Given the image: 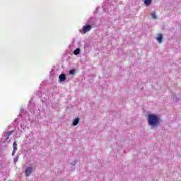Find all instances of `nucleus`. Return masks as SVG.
Wrapping results in <instances>:
<instances>
[{
    "mask_svg": "<svg viewBox=\"0 0 181 181\" xmlns=\"http://www.w3.org/2000/svg\"><path fill=\"white\" fill-rule=\"evenodd\" d=\"M147 121L151 127H156L159 124V117L157 115L150 114L148 115Z\"/></svg>",
    "mask_w": 181,
    "mask_h": 181,
    "instance_id": "nucleus-1",
    "label": "nucleus"
},
{
    "mask_svg": "<svg viewBox=\"0 0 181 181\" xmlns=\"http://www.w3.org/2000/svg\"><path fill=\"white\" fill-rule=\"evenodd\" d=\"M32 172H33V167H28L25 170V176H30Z\"/></svg>",
    "mask_w": 181,
    "mask_h": 181,
    "instance_id": "nucleus-2",
    "label": "nucleus"
},
{
    "mask_svg": "<svg viewBox=\"0 0 181 181\" xmlns=\"http://www.w3.org/2000/svg\"><path fill=\"white\" fill-rule=\"evenodd\" d=\"M90 30H91V25H87L85 27H83V34L85 35V33H87V32H90Z\"/></svg>",
    "mask_w": 181,
    "mask_h": 181,
    "instance_id": "nucleus-3",
    "label": "nucleus"
},
{
    "mask_svg": "<svg viewBox=\"0 0 181 181\" xmlns=\"http://www.w3.org/2000/svg\"><path fill=\"white\" fill-rule=\"evenodd\" d=\"M80 122V118L76 117L72 122V125L74 127H76V125H78V123Z\"/></svg>",
    "mask_w": 181,
    "mask_h": 181,
    "instance_id": "nucleus-4",
    "label": "nucleus"
},
{
    "mask_svg": "<svg viewBox=\"0 0 181 181\" xmlns=\"http://www.w3.org/2000/svg\"><path fill=\"white\" fill-rule=\"evenodd\" d=\"M59 78L61 83H62L63 81H66V74H62L61 75H59Z\"/></svg>",
    "mask_w": 181,
    "mask_h": 181,
    "instance_id": "nucleus-5",
    "label": "nucleus"
},
{
    "mask_svg": "<svg viewBox=\"0 0 181 181\" xmlns=\"http://www.w3.org/2000/svg\"><path fill=\"white\" fill-rule=\"evenodd\" d=\"M163 38V36L162 35V34H159L158 37H157V40L159 43H162V39Z\"/></svg>",
    "mask_w": 181,
    "mask_h": 181,
    "instance_id": "nucleus-6",
    "label": "nucleus"
},
{
    "mask_svg": "<svg viewBox=\"0 0 181 181\" xmlns=\"http://www.w3.org/2000/svg\"><path fill=\"white\" fill-rule=\"evenodd\" d=\"M13 150L18 151V144L16 143V141H14L13 143Z\"/></svg>",
    "mask_w": 181,
    "mask_h": 181,
    "instance_id": "nucleus-7",
    "label": "nucleus"
},
{
    "mask_svg": "<svg viewBox=\"0 0 181 181\" xmlns=\"http://www.w3.org/2000/svg\"><path fill=\"white\" fill-rule=\"evenodd\" d=\"M144 4L146 6H149L152 4V0H144Z\"/></svg>",
    "mask_w": 181,
    "mask_h": 181,
    "instance_id": "nucleus-8",
    "label": "nucleus"
},
{
    "mask_svg": "<svg viewBox=\"0 0 181 181\" xmlns=\"http://www.w3.org/2000/svg\"><path fill=\"white\" fill-rule=\"evenodd\" d=\"M74 54H75V56H77V54H80V49L79 48L76 49L74 52Z\"/></svg>",
    "mask_w": 181,
    "mask_h": 181,
    "instance_id": "nucleus-9",
    "label": "nucleus"
},
{
    "mask_svg": "<svg viewBox=\"0 0 181 181\" xmlns=\"http://www.w3.org/2000/svg\"><path fill=\"white\" fill-rule=\"evenodd\" d=\"M11 134H13V131H8V132H7V139H9V136H11Z\"/></svg>",
    "mask_w": 181,
    "mask_h": 181,
    "instance_id": "nucleus-10",
    "label": "nucleus"
},
{
    "mask_svg": "<svg viewBox=\"0 0 181 181\" xmlns=\"http://www.w3.org/2000/svg\"><path fill=\"white\" fill-rule=\"evenodd\" d=\"M151 16H152L153 19H156V14L155 13H151Z\"/></svg>",
    "mask_w": 181,
    "mask_h": 181,
    "instance_id": "nucleus-11",
    "label": "nucleus"
},
{
    "mask_svg": "<svg viewBox=\"0 0 181 181\" xmlns=\"http://www.w3.org/2000/svg\"><path fill=\"white\" fill-rule=\"evenodd\" d=\"M18 160H19V158L18 157H16V158H13L14 163H16V162H18Z\"/></svg>",
    "mask_w": 181,
    "mask_h": 181,
    "instance_id": "nucleus-12",
    "label": "nucleus"
},
{
    "mask_svg": "<svg viewBox=\"0 0 181 181\" xmlns=\"http://www.w3.org/2000/svg\"><path fill=\"white\" fill-rule=\"evenodd\" d=\"M16 151L17 150H13V151H12V156H15V153H16Z\"/></svg>",
    "mask_w": 181,
    "mask_h": 181,
    "instance_id": "nucleus-13",
    "label": "nucleus"
},
{
    "mask_svg": "<svg viewBox=\"0 0 181 181\" xmlns=\"http://www.w3.org/2000/svg\"><path fill=\"white\" fill-rule=\"evenodd\" d=\"M74 71H75L74 69L71 70V71H69V74H74Z\"/></svg>",
    "mask_w": 181,
    "mask_h": 181,
    "instance_id": "nucleus-14",
    "label": "nucleus"
}]
</instances>
